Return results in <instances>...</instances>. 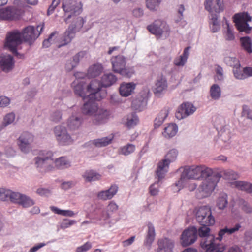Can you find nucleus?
I'll return each mask as SVG.
<instances>
[{
    "instance_id": "2eb2a0df",
    "label": "nucleus",
    "mask_w": 252,
    "mask_h": 252,
    "mask_svg": "<svg viewBox=\"0 0 252 252\" xmlns=\"http://www.w3.org/2000/svg\"><path fill=\"white\" fill-rule=\"evenodd\" d=\"M215 238L213 235L209 236L201 239L200 246L205 252H222L225 247L220 244L215 243Z\"/></svg>"
},
{
    "instance_id": "9b49d317",
    "label": "nucleus",
    "mask_w": 252,
    "mask_h": 252,
    "mask_svg": "<svg viewBox=\"0 0 252 252\" xmlns=\"http://www.w3.org/2000/svg\"><path fill=\"white\" fill-rule=\"evenodd\" d=\"M22 42L21 32L18 31H14L7 34L4 46L15 56L21 58L23 57V55L18 54L17 48Z\"/></svg>"
},
{
    "instance_id": "f03ea898",
    "label": "nucleus",
    "mask_w": 252,
    "mask_h": 252,
    "mask_svg": "<svg viewBox=\"0 0 252 252\" xmlns=\"http://www.w3.org/2000/svg\"><path fill=\"white\" fill-rule=\"evenodd\" d=\"M46 156L43 157H37L35 158V165L37 168H40V171L46 172L50 171L53 168L51 164L54 163L57 169H64L70 166L69 162L64 157H60L55 161L51 158L53 154L50 152L46 153Z\"/></svg>"
},
{
    "instance_id": "680f3d73",
    "label": "nucleus",
    "mask_w": 252,
    "mask_h": 252,
    "mask_svg": "<svg viewBox=\"0 0 252 252\" xmlns=\"http://www.w3.org/2000/svg\"><path fill=\"white\" fill-rule=\"evenodd\" d=\"M76 222V221L75 220L64 219L62 221L61 226L62 228H66L75 224Z\"/></svg>"
},
{
    "instance_id": "338daca9",
    "label": "nucleus",
    "mask_w": 252,
    "mask_h": 252,
    "mask_svg": "<svg viewBox=\"0 0 252 252\" xmlns=\"http://www.w3.org/2000/svg\"><path fill=\"white\" fill-rule=\"evenodd\" d=\"M225 39L227 40H233L234 39V35L228 24L227 25V32L225 34Z\"/></svg>"
},
{
    "instance_id": "f3484780",
    "label": "nucleus",
    "mask_w": 252,
    "mask_h": 252,
    "mask_svg": "<svg viewBox=\"0 0 252 252\" xmlns=\"http://www.w3.org/2000/svg\"><path fill=\"white\" fill-rule=\"evenodd\" d=\"M197 238V230L195 227H191L185 229L181 236V243L186 247L194 243Z\"/></svg>"
},
{
    "instance_id": "c9c22d12",
    "label": "nucleus",
    "mask_w": 252,
    "mask_h": 252,
    "mask_svg": "<svg viewBox=\"0 0 252 252\" xmlns=\"http://www.w3.org/2000/svg\"><path fill=\"white\" fill-rule=\"evenodd\" d=\"M177 130L178 127L177 125L176 124H171L164 128L162 134L165 137L170 138L174 136L176 134Z\"/></svg>"
},
{
    "instance_id": "7c9ffc66",
    "label": "nucleus",
    "mask_w": 252,
    "mask_h": 252,
    "mask_svg": "<svg viewBox=\"0 0 252 252\" xmlns=\"http://www.w3.org/2000/svg\"><path fill=\"white\" fill-rule=\"evenodd\" d=\"M103 68L100 64H94L90 66L87 74L88 78H94L98 76L102 71Z\"/></svg>"
},
{
    "instance_id": "e2e57ef3",
    "label": "nucleus",
    "mask_w": 252,
    "mask_h": 252,
    "mask_svg": "<svg viewBox=\"0 0 252 252\" xmlns=\"http://www.w3.org/2000/svg\"><path fill=\"white\" fill-rule=\"evenodd\" d=\"M244 73V68L242 69L241 65L240 66L236 67L233 69V74L234 77L238 79H244L245 78H238V76L241 75Z\"/></svg>"
},
{
    "instance_id": "423d86ee",
    "label": "nucleus",
    "mask_w": 252,
    "mask_h": 252,
    "mask_svg": "<svg viewBox=\"0 0 252 252\" xmlns=\"http://www.w3.org/2000/svg\"><path fill=\"white\" fill-rule=\"evenodd\" d=\"M252 17L248 12H243L235 14L233 17V22L239 32H245L249 34L252 30V27L248 23L251 22Z\"/></svg>"
},
{
    "instance_id": "f704fd0d",
    "label": "nucleus",
    "mask_w": 252,
    "mask_h": 252,
    "mask_svg": "<svg viewBox=\"0 0 252 252\" xmlns=\"http://www.w3.org/2000/svg\"><path fill=\"white\" fill-rule=\"evenodd\" d=\"M86 182H91L98 180L101 178V175L95 171L92 170H87L83 175Z\"/></svg>"
},
{
    "instance_id": "f8f14e48",
    "label": "nucleus",
    "mask_w": 252,
    "mask_h": 252,
    "mask_svg": "<svg viewBox=\"0 0 252 252\" xmlns=\"http://www.w3.org/2000/svg\"><path fill=\"white\" fill-rule=\"evenodd\" d=\"M43 28L44 24L38 25L36 29L33 26H28L21 32V38L31 44L40 35Z\"/></svg>"
},
{
    "instance_id": "dca6fc26",
    "label": "nucleus",
    "mask_w": 252,
    "mask_h": 252,
    "mask_svg": "<svg viewBox=\"0 0 252 252\" xmlns=\"http://www.w3.org/2000/svg\"><path fill=\"white\" fill-rule=\"evenodd\" d=\"M56 139L59 144L62 146L71 144L73 140L67 133L64 127L61 126H56L54 130Z\"/></svg>"
},
{
    "instance_id": "bb28decb",
    "label": "nucleus",
    "mask_w": 252,
    "mask_h": 252,
    "mask_svg": "<svg viewBox=\"0 0 252 252\" xmlns=\"http://www.w3.org/2000/svg\"><path fill=\"white\" fill-rule=\"evenodd\" d=\"M148 228L147 234L146 236L144 244L149 248H150L152 244L155 240L156 233L155 228L151 222L148 223Z\"/></svg>"
},
{
    "instance_id": "2f4dec72",
    "label": "nucleus",
    "mask_w": 252,
    "mask_h": 252,
    "mask_svg": "<svg viewBox=\"0 0 252 252\" xmlns=\"http://www.w3.org/2000/svg\"><path fill=\"white\" fill-rule=\"evenodd\" d=\"M169 113V110L167 108L162 109L154 121V126L155 128L158 127L164 122Z\"/></svg>"
},
{
    "instance_id": "09e8293b",
    "label": "nucleus",
    "mask_w": 252,
    "mask_h": 252,
    "mask_svg": "<svg viewBox=\"0 0 252 252\" xmlns=\"http://www.w3.org/2000/svg\"><path fill=\"white\" fill-rule=\"evenodd\" d=\"M146 6L150 10H157L161 2V0H146Z\"/></svg>"
},
{
    "instance_id": "13d9d810",
    "label": "nucleus",
    "mask_w": 252,
    "mask_h": 252,
    "mask_svg": "<svg viewBox=\"0 0 252 252\" xmlns=\"http://www.w3.org/2000/svg\"><path fill=\"white\" fill-rule=\"evenodd\" d=\"M61 0H53L51 5L49 6L47 10V15L52 14L54 11L56 7L60 3Z\"/></svg>"
},
{
    "instance_id": "5fc2aeb1",
    "label": "nucleus",
    "mask_w": 252,
    "mask_h": 252,
    "mask_svg": "<svg viewBox=\"0 0 252 252\" xmlns=\"http://www.w3.org/2000/svg\"><path fill=\"white\" fill-rule=\"evenodd\" d=\"M22 194L18 192L11 191L9 200L13 203L19 204L22 197Z\"/></svg>"
},
{
    "instance_id": "c85d7f7f",
    "label": "nucleus",
    "mask_w": 252,
    "mask_h": 252,
    "mask_svg": "<svg viewBox=\"0 0 252 252\" xmlns=\"http://www.w3.org/2000/svg\"><path fill=\"white\" fill-rule=\"evenodd\" d=\"M241 227V225L239 223H237L233 228H228L225 227L219 231L218 233V236L216 238V240L220 241L226 234H232L235 232L238 231Z\"/></svg>"
},
{
    "instance_id": "5701e85b",
    "label": "nucleus",
    "mask_w": 252,
    "mask_h": 252,
    "mask_svg": "<svg viewBox=\"0 0 252 252\" xmlns=\"http://www.w3.org/2000/svg\"><path fill=\"white\" fill-rule=\"evenodd\" d=\"M158 245V252L160 250H164L165 252H172L174 247L173 241L167 238L159 239Z\"/></svg>"
},
{
    "instance_id": "1a4fd4ad",
    "label": "nucleus",
    "mask_w": 252,
    "mask_h": 252,
    "mask_svg": "<svg viewBox=\"0 0 252 252\" xmlns=\"http://www.w3.org/2000/svg\"><path fill=\"white\" fill-rule=\"evenodd\" d=\"M212 173V169L204 166H191L186 167L183 172V176L188 179L197 180L204 178Z\"/></svg>"
},
{
    "instance_id": "473e14b6",
    "label": "nucleus",
    "mask_w": 252,
    "mask_h": 252,
    "mask_svg": "<svg viewBox=\"0 0 252 252\" xmlns=\"http://www.w3.org/2000/svg\"><path fill=\"white\" fill-rule=\"evenodd\" d=\"M233 185L241 190L249 193L252 192V184L245 181H236L233 183Z\"/></svg>"
},
{
    "instance_id": "6e6552de",
    "label": "nucleus",
    "mask_w": 252,
    "mask_h": 252,
    "mask_svg": "<svg viewBox=\"0 0 252 252\" xmlns=\"http://www.w3.org/2000/svg\"><path fill=\"white\" fill-rule=\"evenodd\" d=\"M177 156V150L175 149H171L165 156V158L158 163L156 174L159 181L164 178L168 170L170 163L175 160Z\"/></svg>"
},
{
    "instance_id": "c03bdc74",
    "label": "nucleus",
    "mask_w": 252,
    "mask_h": 252,
    "mask_svg": "<svg viewBox=\"0 0 252 252\" xmlns=\"http://www.w3.org/2000/svg\"><path fill=\"white\" fill-rule=\"evenodd\" d=\"M210 95L214 99H218L221 96V90L217 84H213L210 88Z\"/></svg>"
},
{
    "instance_id": "69168bd1",
    "label": "nucleus",
    "mask_w": 252,
    "mask_h": 252,
    "mask_svg": "<svg viewBox=\"0 0 252 252\" xmlns=\"http://www.w3.org/2000/svg\"><path fill=\"white\" fill-rule=\"evenodd\" d=\"M186 178V176H183L182 173L180 180L175 184V187H177V191H179L183 187V183Z\"/></svg>"
},
{
    "instance_id": "a19ab883",
    "label": "nucleus",
    "mask_w": 252,
    "mask_h": 252,
    "mask_svg": "<svg viewBox=\"0 0 252 252\" xmlns=\"http://www.w3.org/2000/svg\"><path fill=\"white\" fill-rule=\"evenodd\" d=\"M243 48L249 53L252 52V40L248 36L241 37L240 39Z\"/></svg>"
},
{
    "instance_id": "f257e3e1",
    "label": "nucleus",
    "mask_w": 252,
    "mask_h": 252,
    "mask_svg": "<svg viewBox=\"0 0 252 252\" xmlns=\"http://www.w3.org/2000/svg\"><path fill=\"white\" fill-rule=\"evenodd\" d=\"M82 73H76L77 79L73 83L75 94L83 98L85 100L88 98L89 102L91 100H100L102 97H99L100 84L96 80H93L89 85H86L85 78L82 76Z\"/></svg>"
},
{
    "instance_id": "4468645a",
    "label": "nucleus",
    "mask_w": 252,
    "mask_h": 252,
    "mask_svg": "<svg viewBox=\"0 0 252 252\" xmlns=\"http://www.w3.org/2000/svg\"><path fill=\"white\" fill-rule=\"evenodd\" d=\"M147 29L151 33L159 36L162 34L168 36L170 32L167 24L160 20H155L152 24L148 25Z\"/></svg>"
},
{
    "instance_id": "603ef678",
    "label": "nucleus",
    "mask_w": 252,
    "mask_h": 252,
    "mask_svg": "<svg viewBox=\"0 0 252 252\" xmlns=\"http://www.w3.org/2000/svg\"><path fill=\"white\" fill-rule=\"evenodd\" d=\"M252 112V110L251 111L249 107L244 105L242 107V111L241 112V116L242 117H246L247 119H250L252 121V116L251 115V113Z\"/></svg>"
},
{
    "instance_id": "aec40b11",
    "label": "nucleus",
    "mask_w": 252,
    "mask_h": 252,
    "mask_svg": "<svg viewBox=\"0 0 252 252\" xmlns=\"http://www.w3.org/2000/svg\"><path fill=\"white\" fill-rule=\"evenodd\" d=\"M196 110V108L192 104L189 102L183 103L179 107L176 112V117L180 120L193 114Z\"/></svg>"
},
{
    "instance_id": "0e129e2a",
    "label": "nucleus",
    "mask_w": 252,
    "mask_h": 252,
    "mask_svg": "<svg viewBox=\"0 0 252 252\" xmlns=\"http://www.w3.org/2000/svg\"><path fill=\"white\" fill-rule=\"evenodd\" d=\"M250 76H252V67H247L244 68V73L238 77L240 78H246Z\"/></svg>"
},
{
    "instance_id": "a18cd8bd",
    "label": "nucleus",
    "mask_w": 252,
    "mask_h": 252,
    "mask_svg": "<svg viewBox=\"0 0 252 252\" xmlns=\"http://www.w3.org/2000/svg\"><path fill=\"white\" fill-rule=\"evenodd\" d=\"M220 174L226 180H236L238 178V174L231 170L223 171Z\"/></svg>"
},
{
    "instance_id": "ea45409f",
    "label": "nucleus",
    "mask_w": 252,
    "mask_h": 252,
    "mask_svg": "<svg viewBox=\"0 0 252 252\" xmlns=\"http://www.w3.org/2000/svg\"><path fill=\"white\" fill-rule=\"evenodd\" d=\"M228 200L226 194H220L216 200V206L219 209L223 210L227 206Z\"/></svg>"
},
{
    "instance_id": "58836bf2",
    "label": "nucleus",
    "mask_w": 252,
    "mask_h": 252,
    "mask_svg": "<svg viewBox=\"0 0 252 252\" xmlns=\"http://www.w3.org/2000/svg\"><path fill=\"white\" fill-rule=\"evenodd\" d=\"M135 150V146L132 144H127L120 148L118 151L119 154L128 156L133 153Z\"/></svg>"
},
{
    "instance_id": "4d7b16f0",
    "label": "nucleus",
    "mask_w": 252,
    "mask_h": 252,
    "mask_svg": "<svg viewBox=\"0 0 252 252\" xmlns=\"http://www.w3.org/2000/svg\"><path fill=\"white\" fill-rule=\"evenodd\" d=\"M216 76L215 77L218 80L221 81L223 79V70L222 68L220 65H217L215 69Z\"/></svg>"
},
{
    "instance_id": "774afa93",
    "label": "nucleus",
    "mask_w": 252,
    "mask_h": 252,
    "mask_svg": "<svg viewBox=\"0 0 252 252\" xmlns=\"http://www.w3.org/2000/svg\"><path fill=\"white\" fill-rule=\"evenodd\" d=\"M118 209V206L114 202H111L107 207V211L109 213H112Z\"/></svg>"
},
{
    "instance_id": "4be33fe9",
    "label": "nucleus",
    "mask_w": 252,
    "mask_h": 252,
    "mask_svg": "<svg viewBox=\"0 0 252 252\" xmlns=\"http://www.w3.org/2000/svg\"><path fill=\"white\" fill-rule=\"evenodd\" d=\"M118 191V187L116 185H112L108 189L99 192L97 197L102 200H109L113 197Z\"/></svg>"
},
{
    "instance_id": "de8ad7c7",
    "label": "nucleus",
    "mask_w": 252,
    "mask_h": 252,
    "mask_svg": "<svg viewBox=\"0 0 252 252\" xmlns=\"http://www.w3.org/2000/svg\"><path fill=\"white\" fill-rule=\"evenodd\" d=\"M210 225H202L197 230L198 236L201 238L212 236L210 234V229L208 227Z\"/></svg>"
},
{
    "instance_id": "864d4df0",
    "label": "nucleus",
    "mask_w": 252,
    "mask_h": 252,
    "mask_svg": "<svg viewBox=\"0 0 252 252\" xmlns=\"http://www.w3.org/2000/svg\"><path fill=\"white\" fill-rule=\"evenodd\" d=\"M15 116L13 113H10L5 115L3 119L4 126L11 124L15 120Z\"/></svg>"
},
{
    "instance_id": "412c9836",
    "label": "nucleus",
    "mask_w": 252,
    "mask_h": 252,
    "mask_svg": "<svg viewBox=\"0 0 252 252\" xmlns=\"http://www.w3.org/2000/svg\"><path fill=\"white\" fill-rule=\"evenodd\" d=\"M0 64L2 69L5 72H9L14 66L13 57L9 55H2L0 57Z\"/></svg>"
},
{
    "instance_id": "b1692460",
    "label": "nucleus",
    "mask_w": 252,
    "mask_h": 252,
    "mask_svg": "<svg viewBox=\"0 0 252 252\" xmlns=\"http://www.w3.org/2000/svg\"><path fill=\"white\" fill-rule=\"evenodd\" d=\"M75 33V28L72 26H69L68 29L61 37V44L58 45V47L60 48L70 43L74 37Z\"/></svg>"
},
{
    "instance_id": "20e7f679",
    "label": "nucleus",
    "mask_w": 252,
    "mask_h": 252,
    "mask_svg": "<svg viewBox=\"0 0 252 252\" xmlns=\"http://www.w3.org/2000/svg\"><path fill=\"white\" fill-rule=\"evenodd\" d=\"M213 1L214 0H205L204 7L205 9L212 15L211 21L210 22L211 30L212 32H216L220 28L216 14L223 11L224 5L223 0H216L214 4L213 3Z\"/></svg>"
},
{
    "instance_id": "c756f323",
    "label": "nucleus",
    "mask_w": 252,
    "mask_h": 252,
    "mask_svg": "<svg viewBox=\"0 0 252 252\" xmlns=\"http://www.w3.org/2000/svg\"><path fill=\"white\" fill-rule=\"evenodd\" d=\"M190 48V47H186L184 50L183 55L176 58L174 59V63L175 65L178 66H181L185 65L189 55V50Z\"/></svg>"
},
{
    "instance_id": "8fccbe9b",
    "label": "nucleus",
    "mask_w": 252,
    "mask_h": 252,
    "mask_svg": "<svg viewBox=\"0 0 252 252\" xmlns=\"http://www.w3.org/2000/svg\"><path fill=\"white\" fill-rule=\"evenodd\" d=\"M18 204L22 205L24 207H29L33 205L34 202L29 197L22 194Z\"/></svg>"
},
{
    "instance_id": "9d476101",
    "label": "nucleus",
    "mask_w": 252,
    "mask_h": 252,
    "mask_svg": "<svg viewBox=\"0 0 252 252\" xmlns=\"http://www.w3.org/2000/svg\"><path fill=\"white\" fill-rule=\"evenodd\" d=\"M195 217L201 225H213L215 222L212 215L211 210L207 206H201L195 209Z\"/></svg>"
},
{
    "instance_id": "393cba45",
    "label": "nucleus",
    "mask_w": 252,
    "mask_h": 252,
    "mask_svg": "<svg viewBox=\"0 0 252 252\" xmlns=\"http://www.w3.org/2000/svg\"><path fill=\"white\" fill-rule=\"evenodd\" d=\"M17 16L13 8L8 7L0 8V20H13Z\"/></svg>"
},
{
    "instance_id": "39448f33",
    "label": "nucleus",
    "mask_w": 252,
    "mask_h": 252,
    "mask_svg": "<svg viewBox=\"0 0 252 252\" xmlns=\"http://www.w3.org/2000/svg\"><path fill=\"white\" fill-rule=\"evenodd\" d=\"M96 100H91L89 102H85L82 107V112L84 114L93 115L94 114V120L96 123H102L105 121L107 117V112L99 109Z\"/></svg>"
},
{
    "instance_id": "0eeeda50",
    "label": "nucleus",
    "mask_w": 252,
    "mask_h": 252,
    "mask_svg": "<svg viewBox=\"0 0 252 252\" xmlns=\"http://www.w3.org/2000/svg\"><path fill=\"white\" fill-rule=\"evenodd\" d=\"M111 62L114 72L126 77H130L133 74L132 69L126 67V61L123 56L118 55L112 57Z\"/></svg>"
},
{
    "instance_id": "ddd939ff",
    "label": "nucleus",
    "mask_w": 252,
    "mask_h": 252,
    "mask_svg": "<svg viewBox=\"0 0 252 252\" xmlns=\"http://www.w3.org/2000/svg\"><path fill=\"white\" fill-rule=\"evenodd\" d=\"M82 3L80 0H63L62 7L65 13H69L67 19L80 14L82 11Z\"/></svg>"
},
{
    "instance_id": "79ce46f5",
    "label": "nucleus",
    "mask_w": 252,
    "mask_h": 252,
    "mask_svg": "<svg viewBox=\"0 0 252 252\" xmlns=\"http://www.w3.org/2000/svg\"><path fill=\"white\" fill-rule=\"evenodd\" d=\"M50 208L54 213L63 216L73 217L75 215V213L71 210H61L55 206H51Z\"/></svg>"
},
{
    "instance_id": "7ed1b4c3",
    "label": "nucleus",
    "mask_w": 252,
    "mask_h": 252,
    "mask_svg": "<svg viewBox=\"0 0 252 252\" xmlns=\"http://www.w3.org/2000/svg\"><path fill=\"white\" fill-rule=\"evenodd\" d=\"M221 176L220 173L214 172L212 170V173L204 177V180L199 185L197 191V198L201 199L210 196L214 190Z\"/></svg>"
},
{
    "instance_id": "6e6d98bb",
    "label": "nucleus",
    "mask_w": 252,
    "mask_h": 252,
    "mask_svg": "<svg viewBox=\"0 0 252 252\" xmlns=\"http://www.w3.org/2000/svg\"><path fill=\"white\" fill-rule=\"evenodd\" d=\"M58 32H53L49 36L48 39L45 40L43 42V47L45 48L48 47L51 42L54 40V39H53V38L56 35H58Z\"/></svg>"
},
{
    "instance_id": "4c0bfd02",
    "label": "nucleus",
    "mask_w": 252,
    "mask_h": 252,
    "mask_svg": "<svg viewBox=\"0 0 252 252\" xmlns=\"http://www.w3.org/2000/svg\"><path fill=\"white\" fill-rule=\"evenodd\" d=\"M85 54V52H80L75 55L73 58V60L70 63H67L66 64L65 67L66 70L68 71H70L73 69L79 63L80 58L83 57Z\"/></svg>"
},
{
    "instance_id": "e433bc0d",
    "label": "nucleus",
    "mask_w": 252,
    "mask_h": 252,
    "mask_svg": "<svg viewBox=\"0 0 252 252\" xmlns=\"http://www.w3.org/2000/svg\"><path fill=\"white\" fill-rule=\"evenodd\" d=\"M113 138L114 136L113 135H111L109 136V137H106L100 139H95L92 141L91 142L93 144H94L96 147H104L111 143Z\"/></svg>"
},
{
    "instance_id": "37998d69",
    "label": "nucleus",
    "mask_w": 252,
    "mask_h": 252,
    "mask_svg": "<svg viewBox=\"0 0 252 252\" xmlns=\"http://www.w3.org/2000/svg\"><path fill=\"white\" fill-rule=\"evenodd\" d=\"M138 122L139 119L135 113H132L127 116L126 126L128 128H130L136 126Z\"/></svg>"
},
{
    "instance_id": "a211bd4d",
    "label": "nucleus",
    "mask_w": 252,
    "mask_h": 252,
    "mask_svg": "<svg viewBox=\"0 0 252 252\" xmlns=\"http://www.w3.org/2000/svg\"><path fill=\"white\" fill-rule=\"evenodd\" d=\"M34 140V136L27 132H23L17 140V144L20 150L24 153H28L31 150V144Z\"/></svg>"
},
{
    "instance_id": "49530a36",
    "label": "nucleus",
    "mask_w": 252,
    "mask_h": 252,
    "mask_svg": "<svg viewBox=\"0 0 252 252\" xmlns=\"http://www.w3.org/2000/svg\"><path fill=\"white\" fill-rule=\"evenodd\" d=\"M224 62L227 65L232 67L233 69L240 66L239 61L235 57H226Z\"/></svg>"
},
{
    "instance_id": "cd10ccee",
    "label": "nucleus",
    "mask_w": 252,
    "mask_h": 252,
    "mask_svg": "<svg viewBox=\"0 0 252 252\" xmlns=\"http://www.w3.org/2000/svg\"><path fill=\"white\" fill-rule=\"evenodd\" d=\"M117 81V77L112 73L105 74L102 77L100 82L97 81L101 87H107L114 84Z\"/></svg>"
},
{
    "instance_id": "3c124183",
    "label": "nucleus",
    "mask_w": 252,
    "mask_h": 252,
    "mask_svg": "<svg viewBox=\"0 0 252 252\" xmlns=\"http://www.w3.org/2000/svg\"><path fill=\"white\" fill-rule=\"evenodd\" d=\"M11 191V190L4 188L0 189V200L3 201L9 200Z\"/></svg>"
},
{
    "instance_id": "a878e982",
    "label": "nucleus",
    "mask_w": 252,
    "mask_h": 252,
    "mask_svg": "<svg viewBox=\"0 0 252 252\" xmlns=\"http://www.w3.org/2000/svg\"><path fill=\"white\" fill-rule=\"evenodd\" d=\"M135 87L134 83H123L120 85L119 92L122 96L126 97L132 94Z\"/></svg>"
},
{
    "instance_id": "052dcab7",
    "label": "nucleus",
    "mask_w": 252,
    "mask_h": 252,
    "mask_svg": "<svg viewBox=\"0 0 252 252\" xmlns=\"http://www.w3.org/2000/svg\"><path fill=\"white\" fill-rule=\"evenodd\" d=\"M92 247L91 244L89 242H87L85 244L82 245L80 247H78L77 248L76 252H85L87 251L90 249Z\"/></svg>"
},
{
    "instance_id": "bf43d9fd",
    "label": "nucleus",
    "mask_w": 252,
    "mask_h": 252,
    "mask_svg": "<svg viewBox=\"0 0 252 252\" xmlns=\"http://www.w3.org/2000/svg\"><path fill=\"white\" fill-rule=\"evenodd\" d=\"M84 20L82 17H78L76 18V21L75 24H72L70 26H72L75 28V32L77 31V30H79L81 28L84 23Z\"/></svg>"
},
{
    "instance_id": "6ab92c4d",
    "label": "nucleus",
    "mask_w": 252,
    "mask_h": 252,
    "mask_svg": "<svg viewBox=\"0 0 252 252\" xmlns=\"http://www.w3.org/2000/svg\"><path fill=\"white\" fill-rule=\"evenodd\" d=\"M167 80L164 75L161 74L158 75L153 87V92L157 96H159L167 89Z\"/></svg>"
},
{
    "instance_id": "72a5a7b5",
    "label": "nucleus",
    "mask_w": 252,
    "mask_h": 252,
    "mask_svg": "<svg viewBox=\"0 0 252 252\" xmlns=\"http://www.w3.org/2000/svg\"><path fill=\"white\" fill-rule=\"evenodd\" d=\"M82 119L78 117L72 116L69 118L67 122V126L71 130H75L79 128L82 123Z\"/></svg>"
}]
</instances>
